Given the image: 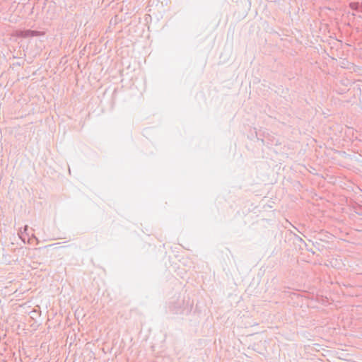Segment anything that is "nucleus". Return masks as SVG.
I'll return each instance as SVG.
<instances>
[{
  "instance_id": "1",
  "label": "nucleus",
  "mask_w": 362,
  "mask_h": 362,
  "mask_svg": "<svg viewBox=\"0 0 362 362\" xmlns=\"http://www.w3.org/2000/svg\"><path fill=\"white\" fill-rule=\"evenodd\" d=\"M38 35V32L36 31H27L25 34V37L35 36Z\"/></svg>"
}]
</instances>
